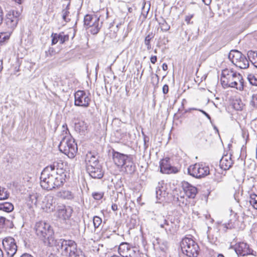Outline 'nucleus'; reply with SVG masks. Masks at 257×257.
Wrapping results in <instances>:
<instances>
[{"instance_id":"nucleus-13","label":"nucleus","mask_w":257,"mask_h":257,"mask_svg":"<svg viewBox=\"0 0 257 257\" xmlns=\"http://www.w3.org/2000/svg\"><path fill=\"white\" fill-rule=\"evenodd\" d=\"M3 245L8 255L13 257L17 250V245L15 239L12 237H5L3 240Z\"/></svg>"},{"instance_id":"nucleus-40","label":"nucleus","mask_w":257,"mask_h":257,"mask_svg":"<svg viewBox=\"0 0 257 257\" xmlns=\"http://www.w3.org/2000/svg\"><path fill=\"white\" fill-rule=\"evenodd\" d=\"M56 54L55 49L52 47H50L47 51H45V57L50 58Z\"/></svg>"},{"instance_id":"nucleus-23","label":"nucleus","mask_w":257,"mask_h":257,"mask_svg":"<svg viewBox=\"0 0 257 257\" xmlns=\"http://www.w3.org/2000/svg\"><path fill=\"white\" fill-rule=\"evenodd\" d=\"M86 171L89 175L94 179H101L103 176L104 173L101 165L89 168V169Z\"/></svg>"},{"instance_id":"nucleus-64","label":"nucleus","mask_w":257,"mask_h":257,"mask_svg":"<svg viewBox=\"0 0 257 257\" xmlns=\"http://www.w3.org/2000/svg\"><path fill=\"white\" fill-rule=\"evenodd\" d=\"M254 66L257 68V61H254L253 63Z\"/></svg>"},{"instance_id":"nucleus-39","label":"nucleus","mask_w":257,"mask_h":257,"mask_svg":"<svg viewBox=\"0 0 257 257\" xmlns=\"http://www.w3.org/2000/svg\"><path fill=\"white\" fill-rule=\"evenodd\" d=\"M249 105L253 108H257V93L252 95L249 101Z\"/></svg>"},{"instance_id":"nucleus-4","label":"nucleus","mask_w":257,"mask_h":257,"mask_svg":"<svg viewBox=\"0 0 257 257\" xmlns=\"http://www.w3.org/2000/svg\"><path fill=\"white\" fill-rule=\"evenodd\" d=\"M59 149L69 158H73L78 150L77 144L70 134L63 137Z\"/></svg>"},{"instance_id":"nucleus-60","label":"nucleus","mask_w":257,"mask_h":257,"mask_svg":"<svg viewBox=\"0 0 257 257\" xmlns=\"http://www.w3.org/2000/svg\"><path fill=\"white\" fill-rule=\"evenodd\" d=\"M69 3V4L70 5V3H71V1L70 0H62L61 1V3L62 4H65V3Z\"/></svg>"},{"instance_id":"nucleus-62","label":"nucleus","mask_w":257,"mask_h":257,"mask_svg":"<svg viewBox=\"0 0 257 257\" xmlns=\"http://www.w3.org/2000/svg\"><path fill=\"white\" fill-rule=\"evenodd\" d=\"M0 257H4L3 252L1 248H0Z\"/></svg>"},{"instance_id":"nucleus-21","label":"nucleus","mask_w":257,"mask_h":257,"mask_svg":"<svg viewBox=\"0 0 257 257\" xmlns=\"http://www.w3.org/2000/svg\"><path fill=\"white\" fill-rule=\"evenodd\" d=\"M182 188L186 196L189 198H194L197 193V190L196 187L193 186L187 182H182Z\"/></svg>"},{"instance_id":"nucleus-56","label":"nucleus","mask_w":257,"mask_h":257,"mask_svg":"<svg viewBox=\"0 0 257 257\" xmlns=\"http://www.w3.org/2000/svg\"><path fill=\"white\" fill-rule=\"evenodd\" d=\"M111 209L113 211L117 210V205L116 204H112L111 205Z\"/></svg>"},{"instance_id":"nucleus-63","label":"nucleus","mask_w":257,"mask_h":257,"mask_svg":"<svg viewBox=\"0 0 257 257\" xmlns=\"http://www.w3.org/2000/svg\"><path fill=\"white\" fill-rule=\"evenodd\" d=\"M174 118H179V116L178 115L177 113H175L174 116Z\"/></svg>"},{"instance_id":"nucleus-9","label":"nucleus","mask_w":257,"mask_h":257,"mask_svg":"<svg viewBox=\"0 0 257 257\" xmlns=\"http://www.w3.org/2000/svg\"><path fill=\"white\" fill-rule=\"evenodd\" d=\"M155 220L162 228H164L168 234H174L176 231V225L172 221L169 220L163 215H158Z\"/></svg>"},{"instance_id":"nucleus-61","label":"nucleus","mask_w":257,"mask_h":257,"mask_svg":"<svg viewBox=\"0 0 257 257\" xmlns=\"http://www.w3.org/2000/svg\"><path fill=\"white\" fill-rule=\"evenodd\" d=\"M3 69V61L2 60H0V72L2 71Z\"/></svg>"},{"instance_id":"nucleus-17","label":"nucleus","mask_w":257,"mask_h":257,"mask_svg":"<svg viewBox=\"0 0 257 257\" xmlns=\"http://www.w3.org/2000/svg\"><path fill=\"white\" fill-rule=\"evenodd\" d=\"M42 208L47 212H53L55 208V201L51 195H47L42 201Z\"/></svg>"},{"instance_id":"nucleus-46","label":"nucleus","mask_w":257,"mask_h":257,"mask_svg":"<svg viewBox=\"0 0 257 257\" xmlns=\"http://www.w3.org/2000/svg\"><path fill=\"white\" fill-rule=\"evenodd\" d=\"M249 58H252L253 60L257 58V52L249 51L247 53Z\"/></svg>"},{"instance_id":"nucleus-16","label":"nucleus","mask_w":257,"mask_h":257,"mask_svg":"<svg viewBox=\"0 0 257 257\" xmlns=\"http://www.w3.org/2000/svg\"><path fill=\"white\" fill-rule=\"evenodd\" d=\"M170 158H165L160 162V171L164 174L177 173L179 170L177 168L172 166L169 163Z\"/></svg>"},{"instance_id":"nucleus-33","label":"nucleus","mask_w":257,"mask_h":257,"mask_svg":"<svg viewBox=\"0 0 257 257\" xmlns=\"http://www.w3.org/2000/svg\"><path fill=\"white\" fill-rule=\"evenodd\" d=\"M10 196V193L8 190L0 186V200H4L8 199Z\"/></svg>"},{"instance_id":"nucleus-32","label":"nucleus","mask_w":257,"mask_h":257,"mask_svg":"<svg viewBox=\"0 0 257 257\" xmlns=\"http://www.w3.org/2000/svg\"><path fill=\"white\" fill-rule=\"evenodd\" d=\"M247 201L252 207L257 210V195L254 193L250 194L248 198Z\"/></svg>"},{"instance_id":"nucleus-47","label":"nucleus","mask_w":257,"mask_h":257,"mask_svg":"<svg viewBox=\"0 0 257 257\" xmlns=\"http://www.w3.org/2000/svg\"><path fill=\"white\" fill-rule=\"evenodd\" d=\"M157 241L158 243L160 245L159 247L160 248V249L163 251H165L167 247V242L166 241H163L162 245H161L160 242L159 241V240L157 239Z\"/></svg>"},{"instance_id":"nucleus-59","label":"nucleus","mask_w":257,"mask_h":257,"mask_svg":"<svg viewBox=\"0 0 257 257\" xmlns=\"http://www.w3.org/2000/svg\"><path fill=\"white\" fill-rule=\"evenodd\" d=\"M198 110V109L194 108V107L190 108H189L188 109L185 110L184 113L188 112H189V111H190V110Z\"/></svg>"},{"instance_id":"nucleus-45","label":"nucleus","mask_w":257,"mask_h":257,"mask_svg":"<svg viewBox=\"0 0 257 257\" xmlns=\"http://www.w3.org/2000/svg\"><path fill=\"white\" fill-rule=\"evenodd\" d=\"M62 128V135L65 136L66 135H68L69 134H70L66 123L63 124Z\"/></svg>"},{"instance_id":"nucleus-54","label":"nucleus","mask_w":257,"mask_h":257,"mask_svg":"<svg viewBox=\"0 0 257 257\" xmlns=\"http://www.w3.org/2000/svg\"><path fill=\"white\" fill-rule=\"evenodd\" d=\"M193 15H188L186 16L185 17V21L187 22V23L189 24L191 19L192 18Z\"/></svg>"},{"instance_id":"nucleus-27","label":"nucleus","mask_w":257,"mask_h":257,"mask_svg":"<svg viewBox=\"0 0 257 257\" xmlns=\"http://www.w3.org/2000/svg\"><path fill=\"white\" fill-rule=\"evenodd\" d=\"M87 124L84 121H78L75 124V129L80 133L83 134L87 130Z\"/></svg>"},{"instance_id":"nucleus-29","label":"nucleus","mask_w":257,"mask_h":257,"mask_svg":"<svg viewBox=\"0 0 257 257\" xmlns=\"http://www.w3.org/2000/svg\"><path fill=\"white\" fill-rule=\"evenodd\" d=\"M58 196L65 199H72L74 195L68 190H62L58 193Z\"/></svg>"},{"instance_id":"nucleus-50","label":"nucleus","mask_w":257,"mask_h":257,"mask_svg":"<svg viewBox=\"0 0 257 257\" xmlns=\"http://www.w3.org/2000/svg\"><path fill=\"white\" fill-rule=\"evenodd\" d=\"M4 21V13L3 10L0 6V25L3 24V22Z\"/></svg>"},{"instance_id":"nucleus-57","label":"nucleus","mask_w":257,"mask_h":257,"mask_svg":"<svg viewBox=\"0 0 257 257\" xmlns=\"http://www.w3.org/2000/svg\"><path fill=\"white\" fill-rule=\"evenodd\" d=\"M162 68L163 70L166 71L168 69V65L166 63H163L162 65Z\"/></svg>"},{"instance_id":"nucleus-38","label":"nucleus","mask_w":257,"mask_h":257,"mask_svg":"<svg viewBox=\"0 0 257 257\" xmlns=\"http://www.w3.org/2000/svg\"><path fill=\"white\" fill-rule=\"evenodd\" d=\"M159 25H160L161 30L164 32L168 31L170 28V26L164 19H162V21L159 22Z\"/></svg>"},{"instance_id":"nucleus-25","label":"nucleus","mask_w":257,"mask_h":257,"mask_svg":"<svg viewBox=\"0 0 257 257\" xmlns=\"http://www.w3.org/2000/svg\"><path fill=\"white\" fill-rule=\"evenodd\" d=\"M122 170L128 174H132L136 170V166L133 162L132 156L125 163V164L121 166Z\"/></svg>"},{"instance_id":"nucleus-44","label":"nucleus","mask_w":257,"mask_h":257,"mask_svg":"<svg viewBox=\"0 0 257 257\" xmlns=\"http://www.w3.org/2000/svg\"><path fill=\"white\" fill-rule=\"evenodd\" d=\"M86 170L89 169V168L90 167H95L97 166H100V165L99 163V161L94 162V163L91 162V163H86Z\"/></svg>"},{"instance_id":"nucleus-37","label":"nucleus","mask_w":257,"mask_h":257,"mask_svg":"<svg viewBox=\"0 0 257 257\" xmlns=\"http://www.w3.org/2000/svg\"><path fill=\"white\" fill-rule=\"evenodd\" d=\"M52 45L56 44L58 42V40H59V39H60L62 43H63L64 41V40H62V36H61L60 35H58L57 34L53 33L52 34Z\"/></svg>"},{"instance_id":"nucleus-12","label":"nucleus","mask_w":257,"mask_h":257,"mask_svg":"<svg viewBox=\"0 0 257 257\" xmlns=\"http://www.w3.org/2000/svg\"><path fill=\"white\" fill-rule=\"evenodd\" d=\"M75 106L86 108L89 106L91 98L90 93H86L84 90H78L74 94Z\"/></svg>"},{"instance_id":"nucleus-18","label":"nucleus","mask_w":257,"mask_h":257,"mask_svg":"<svg viewBox=\"0 0 257 257\" xmlns=\"http://www.w3.org/2000/svg\"><path fill=\"white\" fill-rule=\"evenodd\" d=\"M131 155H127L124 154L119 153L117 151L113 150L112 158L114 164L118 167L122 166L130 158Z\"/></svg>"},{"instance_id":"nucleus-52","label":"nucleus","mask_w":257,"mask_h":257,"mask_svg":"<svg viewBox=\"0 0 257 257\" xmlns=\"http://www.w3.org/2000/svg\"><path fill=\"white\" fill-rule=\"evenodd\" d=\"M198 110L200 111V112H201L203 114H204L208 119H209L210 120H211V117L209 115L208 113H207L206 112H205V111L203 110H201V109H198Z\"/></svg>"},{"instance_id":"nucleus-30","label":"nucleus","mask_w":257,"mask_h":257,"mask_svg":"<svg viewBox=\"0 0 257 257\" xmlns=\"http://www.w3.org/2000/svg\"><path fill=\"white\" fill-rule=\"evenodd\" d=\"M14 210V205L10 202H6L0 203V210L10 212Z\"/></svg>"},{"instance_id":"nucleus-31","label":"nucleus","mask_w":257,"mask_h":257,"mask_svg":"<svg viewBox=\"0 0 257 257\" xmlns=\"http://www.w3.org/2000/svg\"><path fill=\"white\" fill-rule=\"evenodd\" d=\"M98 161L97 155L94 152H88L85 158V162L91 163Z\"/></svg>"},{"instance_id":"nucleus-1","label":"nucleus","mask_w":257,"mask_h":257,"mask_svg":"<svg viewBox=\"0 0 257 257\" xmlns=\"http://www.w3.org/2000/svg\"><path fill=\"white\" fill-rule=\"evenodd\" d=\"M55 172L43 169L40 177L41 187L46 190H52L63 185L65 181L64 177Z\"/></svg>"},{"instance_id":"nucleus-7","label":"nucleus","mask_w":257,"mask_h":257,"mask_svg":"<svg viewBox=\"0 0 257 257\" xmlns=\"http://www.w3.org/2000/svg\"><path fill=\"white\" fill-rule=\"evenodd\" d=\"M20 15V12L14 10L10 11L7 14L3 25L5 28L8 29V32L11 33L16 27L19 20Z\"/></svg>"},{"instance_id":"nucleus-19","label":"nucleus","mask_w":257,"mask_h":257,"mask_svg":"<svg viewBox=\"0 0 257 257\" xmlns=\"http://www.w3.org/2000/svg\"><path fill=\"white\" fill-rule=\"evenodd\" d=\"M241 223L242 222L238 220L236 214H234L233 216L230 219L227 223L222 224V226L225 231L228 229H240L241 228Z\"/></svg>"},{"instance_id":"nucleus-14","label":"nucleus","mask_w":257,"mask_h":257,"mask_svg":"<svg viewBox=\"0 0 257 257\" xmlns=\"http://www.w3.org/2000/svg\"><path fill=\"white\" fill-rule=\"evenodd\" d=\"M72 212L73 210L70 207L61 205L58 207L55 216L60 221H66L70 218Z\"/></svg>"},{"instance_id":"nucleus-8","label":"nucleus","mask_w":257,"mask_h":257,"mask_svg":"<svg viewBox=\"0 0 257 257\" xmlns=\"http://www.w3.org/2000/svg\"><path fill=\"white\" fill-rule=\"evenodd\" d=\"M188 174L196 178H200L207 176L210 172L209 168L204 164H195L190 166L188 169Z\"/></svg>"},{"instance_id":"nucleus-20","label":"nucleus","mask_w":257,"mask_h":257,"mask_svg":"<svg viewBox=\"0 0 257 257\" xmlns=\"http://www.w3.org/2000/svg\"><path fill=\"white\" fill-rule=\"evenodd\" d=\"M120 257H133L132 253H136V250L133 248H131L130 244L127 242L120 243L118 249Z\"/></svg>"},{"instance_id":"nucleus-2","label":"nucleus","mask_w":257,"mask_h":257,"mask_svg":"<svg viewBox=\"0 0 257 257\" xmlns=\"http://www.w3.org/2000/svg\"><path fill=\"white\" fill-rule=\"evenodd\" d=\"M221 82L223 86L235 88L241 91L244 88V80L242 75L232 69H223L221 73Z\"/></svg>"},{"instance_id":"nucleus-49","label":"nucleus","mask_w":257,"mask_h":257,"mask_svg":"<svg viewBox=\"0 0 257 257\" xmlns=\"http://www.w3.org/2000/svg\"><path fill=\"white\" fill-rule=\"evenodd\" d=\"M5 221L6 218L3 216H0V228L5 227Z\"/></svg>"},{"instance_id":"nucleus-10","label":"nucleus","mask_w":257,"mask_h":257,"mask_svg":"<svg viewBox=\"0 0 257 257\" xmlns=\"http://www.w3.org/2000/svg\"><path fill=\"white\" fill-rule=\"evenodd\" d=\"M102 23L99 24V19L96 16L86 15L84 18V25L85 26L90 27V32L93 35L98 33L101 27Z\"/></svg>"},{"instance_id":"nucleus-55","label":"nucleus","mask_w":257,"mask_h":257,"mask_svg":"<svg viewBox=\"0 0 257 257\" xmlns=\"http://www.w3.org/2000/svg\"><path fill=\"white\" fill-rule=\"evenodd\" d=\"M18 5H21L24 1V0H12Z\"/></svg>"},{"instance_id":"nucleus-53","label":"nucleus","mask_w":257,"mask_h":257,"mask_svg":"<svg viewBox=\"0 0 257 257\" xmlns=\"http://www.w3.org/2000/svg\"><path fill=\"white\" fill-rule=\"evenodd\" d=\"M150 60L152 63L155 64V63L157 61V57L156 56H152Z\"/></svg>"},{"instance_id":"nucleus-6","label":"nucleus","mask_w":257,"mask_h":257,"mask_svg":"<svg viewBox=\"0 0 257 257\" xmlns=\"http://www.w3.org/2000/svg\"><path fill=\"white\" fill-rule=\"evenodd\" d=\"M228 59L240 69H245L249 66V62L246 57L238 50H231L228 54Z\"/></svg>"},{"instance_id":"nucleus-24","label":"nucleus","mask_w":257,"mask_h":257,"mask_svg":"<svg viewBox=\"0 0 257 257\" xmlns=\"http://www.w3.org/2000/svg\"><path fill=\"white\" fill-rule=\"evenodd\" d=\"M231 155H225L222 156L220 160V166L224 170H228L232 165L233 161L231 158Z\"/></svg>"},{"instance_id":"nucleus-41","label":"nucleus","mask_w":257,"mask_h":257,"mask_svg":"<svg viewBox=\"0 0 257 257\" xmlns=\"http://www.w3.org/2000/svg\"><path fill=\"white\" fill-rule=\"evenodd\" d=\"M247 79L250 84L252 85L257 86V78L252 74H249Z\"/></svg>"},{"instance_id":"nucleus-3","label":"nucleus","mask_w":257,"mask_h":257,"mask_svg":"<svg viewBox=\"0 0 257 257\" xmlns=\"http://www.w3.org/2000/svg\"><path fill=\"white\" fill-rule=\"evenodd\" d=\"M35 232L37 236L47 245H51L53 241L54 231L51 225L45 222L39 221L36 223Z\"/></svg>"},{"instance_id":"nucleus-43","label":"nucleus","mask_w":257,"mask_h":257,"mask_svg":"<svg viewBox=\"0 0 257 257\" xmlns=\"http://www.w3.org/2000/svg\"><path fill=\"white\" fill-rule=\"evenodd\" d=\"M92 195L94 199L96 200H99L102 198L104 195V193L102 192H94L92 193Z\"/></svg>"},{"instance_id":"nucleus-22","label":"nucleus","mask_w":257,"mask_h":257,"mask_svg":"<svg viewBox=\"0 0 257 257\" xmlns=\"http://www.w3.org/2000/svg\"><path fill=\"white\" fill-rule=\"evenodd\" d=\"M63 163L61 161H55L52 164L47 166L44 168L46 170L55 172L56 174H60L61 175H65L63 169Z\"/></svg>"},{"instance_id":"nucleus-5","label":"nucleus","mask_w":257,"mask_h":257,"mask_svg":"<svg viewBox=\"0 0 257 257\" xmlns=\"http://www.w3.org/2000/svg\"><path fill=\"white\" fill-rule=\"evenodd\" d=\"M181 247L183 253L189 257H197L199 252V247L192 238L186 237L182 239Z\"/></svg>"},{"instance_id":"nucleus-35","label":"nucleus","mask_w":257,"mask_h":257,"mask_svg":"<svg viewBox=\"0 0 257 257\" xmlns=\"http://www.w3.org/2000/svg\"><path fill=\"white\" fill-rule=\"evenodd\" d=\"M154 34L153 33L149 34L145 39V44L147 47L148 50L151 49V45L150 43L151 40L154 38Z\"/></svg>"},{"instance_id":"nucleus-51","label":"nucleus","mask_w":257,"mask_h":257,"mask_svg":"<svg viewBox=\"0 0 257 257\" xmlns=\"http://www.w3.org/2000/svg\"><path fill=\"white\" fill-rule=\"evenodd\" d=\"M169 91V86L167 84H165L163 87V92L164 94H167Z\"/></svg>"},{"instance_id":"nucleus-34","label":"nucleus","mask_w":257,"mask_h":257,"mask_svg":"<svg viewBox=\"0 0 257 257\" xmlns=\"http://www.w3.org/2000/svg\"><path fill=\"white\" fill-rule=\"evenodd\" d=\"M244 104L240 99H236L233 102V106L236 110H241L244 107Z\"/></svg>"},{"instance_id":"nucleus-28","label":"nucleus","mask_w":257,"mask_h":257,"mask_svg":"<svg viewBox=\"0 0 257 257\" xmlns=\"http://www.w3.org/2000/svg\"><path fill=\"white\" fill-rule=\"evenodd\" d=\"M182 193H180V195H177V196L175 198L174 201L176 202L178 205H179L180 207H183L186 205H187L188 203V201L186 198H185L184 196V195L181 194Z\"/></svg>"},{"instance_id":"nucleus-58","label":"nucleus","mask_w":257,"mask_h":257,"mask_svg":"<svg viewBox=\"0 0 257 257\" xmlns=\"http://www.w3.org/2000/svg\"><path fill=\"white\" fill-rule=\"evenodd\" d=\"M20 257H33L32 255L28 253H24Z\"/></svg>"},{"instance_id":"nucleus-11","label":"nucleus","mask_w":257,"mask_h":257,"mask_svg":"<svg viewBox=\"0 0 257 257\" xmlns=\"http://www.w3.org/2000/svg\"><path fill=\"white\" fill-rule=\"evenodd\" d=\"M58 245L60 246L61 253L68 257L77 249L76 244L72 240L61 239Z\"/></svg>"},{"instance_id":"nucleus-15","label":"nucleus","mask_w":257,"mask_h":257,"mask_svg":"<svg viewBox=\"0 0 257 257\" xmlns=\"http://www.w3.org/2000/svg\"><path fill=\"white\" fill-rule=\"evenodd\" d=\"M233 247L237 255L245 256L249 254H253V250L251 249L249 245L244 242H240L236 243Z\"/></svg>"},{"instance_id":"nucleus-26","label":"nucleus","mask_w":257,"mask_h":257,"mask_svg":"<svg viewBox=\"0 0 257 257\" xmlns=\"http://www.w3.org/2000/svg\"><path fill=\"white\" fill-rule=\"evenodd\" d=\"M70 5L69 4V3H65V4H62V17L63 20L65 22H68L70 21V12H69V9H70Z\"/></svg>"},{"instance_id":"nucleus-48","label":"nucleus","mask_w":257,"mask_h":257,"mask_svg":"<svg viewBox=\"0 0 257 257\" xmlns=\"http://www.w3.org/2000/svg\"><path fill=\"white\" fill-rule=\"evenodd\" d=\"M6 223L5 224V227L12 228L14 226L13 222L9 219L6 218Z\"/></svg>"},{"instance_id":"nucleus-36","label":"nucleus","mask_w":257,"mask_h":257,"mask_svg":"<svg viewBox=\"0 0 257 257\" xmlns=\"http://www.w3.org/2000/svg\"><path fill=\"white\" fill-rule=\"evenodd\" d=\"M10 33L8 32L7 33H0V45H2L9 39Z\"/></svg>"},{"instance_id":"nucleus-42","label":"nucleus","mask_w":257,"mask_h":257,"mask_svg":"<svg viewBox=\"0 0 257 257\" xmlns=\"http://www.w3.org/2000/svg\"><path fill=\"white\" fill-rule=\"evenodd\" d=\"M102 222L101 218L97 216L93 217V224L95 228H98Z\"/></svg>"}]
</instances>
